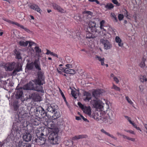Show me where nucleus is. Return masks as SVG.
<instances>
[{
    "instance_id": "f257e3e1",
    "label": "nucleus",
    "mask_w": 147,
    "mask_h": 147,
    "mask_svg": "<svg viewBox=\"0 0 147 147\" xmlns=\"http://www.w3.org/2000/svg\"><path fill=\"white\" fill-rule=\"evenodd\" d=\"M34 66L38 70L36 79L32 80L36 85H43L45 83V77L44 73L41 71V65L39 59H36L34 62Z\"/></svg>"
},
{
    "instance_id": "f03ea898",
    "label": "nucleus",
    "mask_w": 147,
    "mask_h": 147,
    "mask_svg": "<svg viewBox=\"0 0 147 147\" xmlns=\"http://www.w3.org/2000/svg\"><path fill=\"white\" fill-rule=\"evenodd\" d=\"M104 90L102 89H98L94 90L92 92V96L94 99L92 100L90 104L94 107L96 109H102L103 106L102 102L99 100L100 98L102 96Z\"/></svg>"
},
{
    "instance_id": "7ed1b4c3",
    "label": "nucleus",
    "mask_w": 147,
    "mask_h": 147,
    "mask_svg": "<svg viewBox=\"0 0 147 147\" xmlns=\"http://www.w3.org/2000/svg\"><path fill=\"white\" fill-rule=\"evenodd\" d=\"M88 25L86 28V31L91 32L92 33L97 32V29L96 28V23L95 22L89 19L85 21Z\"/></svg>"
},
{
    "instance_id": "20e7f679",
    "label": "nucleus",
    "mask_w": 147,
    "mask_h": 147,
    "mask_svg": "<svg viewBox=\"0 0 147 147\" xmlns=\"http://www.w3.org/2000/svg\"><path fill=\"white\" fill-rule=\"evenodd\" d=\"M38 85L39 86L34 88V84L31 81H30L28 83L25 85L23 88L24 90H34L38 92H42V87L41 86V85Z\"/></svg>"
},
{
    "instance_id": "39448f33",
    "label": "nucleus",
    "mask_w": 147,
    "mask_h": 147,
    "mask_svg": "<svg viewBox=\"0 0 147 147\" xmlns=\"http://www.w3.org/2000/svg\"><path fill=\"white\" fill-rule=\"evenodd\" d=\"M49 141L53 144H58V133L57 132H52L49 137Z\"/></svg>"
},
{
    "instance_id": "423d86ee",
    "label": "nucleus",
    "mask_w": 147,
    "mask_h": 147,
    "mask_svg": "<svg viewBox=\"0 0 147 147\" xmlns=\"http://www.w3.org/2000/svg\"><path fill=\"white\" fill-rule=\"evenodd\" d=\"M21 123L20 122L14 123L12 126V129L11 130V132L9 135V137L11 139H13L14 138V135L15 132H16L18 130L20 127V125H21Z\"/></svg>"
},
{
    "instance_id": "0eeeda50",
    "label": "nucleus",
    "mask_w": 147,
    "mask_h": 147,
    "mask_svg": "<svg viewBox=\"0 0 147 147\" xmlns=\"http://www.w3.org/2000/svg\"><path fill=\"white\" fill-rule=\"evenodd\" d=\"M40 135L41 136H37V138H36L34 141L38 145H45L46 144V139L45 138L42 137V136H43L44 134L41 133Z\"/></svg>"
},
{
    "instance_id": "6e6552de",
    "label": "nucleus",
    "mask_w": 147,
    "mask_h": 147,
    "mask_svg": "<svg viewBox=\"0 0 147 147\" xmlns=\"http://www.w3.org/2000/svg\"><path fill=\"white\" fill-rule=\"evenodd\" d=\"M23 90L24 89L22 87L19 88H18V87H16L15 92V96L16 99H21L22 98L23 95Z\"/></svg>"
},
{
    "instance_id": "1a4fd4ad",
    "label": "nucleus",
    "mask_w": 147,
    "mask_h": 147,
    "mask_svg": "<svg viewBox=\"0 0 147 147\" xmlns=\"http://www.w3.org/2000/svg\"><path fill=\"white\" fill-rule=\"evenodd\" d=\"M87 137V136L86 135H79L78 136H76L73 137L72 138V140H69L67 141V142H69L70 144H68L67 145H70V146H72L73 145V141L75 140L80 139H81L86 138Z\"/></svg>"
},
{
    "instance_id": "9d476101",
    "label": "nucleus",
    "mask_w": 147,
    "mask_h": 147,
    "mask_svg": "<svg viewBox=\"0 0 147 147\" xmlns=\"http://www.w3.org/2000/svg\"><path fill=\"white\" fill-rule=\"evenodd\" d=\"M100 42L101 43L103 44L104 48L105 49H110L112 47L111 44L107 40L101 39L100 40Z\"/></svg>"
},
{
    "instance_id": "9b49d317",
    "label": "nucleus",
    "mask_w": 147,
    "mask_h": 147,
    "mask_svg": "<svg viewBox=\"0 0 147 147\" xmlns=\"http://www.w3.org/2000/svg\"><path fill=\"white\" fill-rule=\"evenodd\" d=\"M22 70V66L20 63H15V69L12 72L13 75H15L17 73Z\"/></svg>"
},
{
    "instance_id": "f8f14e48",
    "label": "nucleus",
    "mask_w": 147,
    "mask_h": 147,
    "mask_svg": "<svg viewBox=\"0 0 147 147\" xmlns=\"http://www.w3.org/2000/svg\"><path fill=\"white\" fill-rule=\"evenodd\" d=\"M23 138L25 141L28 142L31 140L32 135L28 132L24 133L23 136Z\"/></svg>"
},
{
    "instance_id": "ddd939ff",
    "label": "nucleus",
    "mask_w": 147,
    "mask_h": 147,
    "mask_svg": "<svg viewBox=\"0 0 147 147\" xmlns=\"http://www.w3.org/2000/svg\"><path fill=\"white\" fill-rule=\"evenodd\" d=\"M109 117L107 115L106 116H104L102 117L101 118V120L102 122L105 123H107L108 124H111L112 123L113 121L111 120Z\"/></svg>"
},
{
    "instance_id": "4468645a",
    "label": "nucleus",
    "mask_w": 147,
    "mask_h": 147,
    "mask_svg": "<svg viewBox=\"0 0 147 147\" xmlns=\"http://www.w3.org/2000/svg\"><path fill=\"white\" fill-rule=\"evenodd\" d=\"M52 6L53 8L58 11L59 12H60L62 13H65V11L64 9L62 8L59 6L55 3H53Z\"/></svg>"
},
{
    "instance_id": "2eb2a0df",
    "label": "nucleus",
    "mask_w": 147,
    "mask_h": 147,
    "mask_svg": "<svg viewBox=\"0 0 147 147\" xmlns=\"http://www.w3.org/2000/svg\"><path fill=\"white\" fill-rule=\"evenodd\" d=\"M84 96H85L84 100L86 101H89L91 99V96L90 93L88 92H85L83 94Z\"/></svg>"
},
{
    "instance_id": "dca6fc26",
    "label": "nucleus",
    "mask_w": 147,
    "mask_h": 147,
    "mask_svg": "<svg viewBox=\"0 0 147 147\" xmlns=\"http://www.w3.org/2000/svg\"><path fill=\"white\" fill-rule=\"evenodd\" d=\"M30 7L31 9L35 10L40 13L42 11V10L40 9L38 6L35 4H34L30 6Z\"/></svg>"
},
{
    "instance_id": "f3484780",
    "label": "nucleus",
    "mask_w": 147,
    "mask_h": 147,
    "mask_svg": "<svg viewBox=\"0 0 147 147\" xmlns=\"http://www.w3.org/2000/svg\"><path fill=\"white\" fill-rule=\"evenodd\" d=\"M82 110L84 113L88 114L89 115H91V111L90 107H86L85 106Z\"/></svg>"
},
{
    "instance_id": "a211bd4d",
    "label": "nucleus",
    "mask_w": 147,
    "mask_h": 147,
    "mask_svg": "<svg viewBox=\"0 0 147 147\" xmlns=\"http://www.w3.org/2000/svg\"><path fill=\"white\" fill-rule=\"evenodd\" d=\"M34 67V62L30 63H27L26 68V72H27L28 70H31L33 69Z\"/></svg>"
},
{
    "instance_id": "6ab92c4d",
    "label": "nucleus",
    "mask_w": 147,
    "mask_h": 147,
    "mask_svg": "<svg viewBox=\"0 0 147 147\" xmlns=\"http://www.w3.org/2000/svg\"><path fill=\"white\" fill-rule=\"evenodd\" d=\"M105 135L110 137L114 140H117V137L114 136L113 135L110 134L109 133L106 132L104 129H102L100 130Z\"/></svg>"
},
{
    "instance_id": "aec40b11",
    "label": "nucleus",
    "mask_w": 147,
    "mask_h": 147,
    "mask_svg": "<svg viewBox=\"0 0 147 147\" xmlns=\"http://www.w3.org/2000/svg\"><path fill=\"white\" fill-rule=\"evenodd\" d=\"M39 114H40L41 117L43 118L45 116L48 117L47 111H45L44 109L42 107Z\"/></svg>"
},
{
    "instance_id": "412c9836",
    "label": "nucleus",
    "mask_w": 147,
    "mask_h": 147,
    "mask_svg": "<svg viewBox=\"0 0 147 147\" xmlns=\"http://www.w3.org/2000/svg\"><path fill=\"white\" fill-rule=\"evenodd\" d=\"M18 145L19 147H31L30 144L24 143L21 141H19Z\"/></svg>"
},
{
    "instance_id": "4be33fe9",
    "label": "nucleus",
    "mask_w": 147,
    "mask_h": 147,
    "mask_svg": "<svg viewBox=\"0 0 147 147\" xmlns=\"http://www.w3.org/2000/svg\"><path fill=\"white\" fill-rule=\"evenodd\" d=\"M107 115L113 121L115 117V115L114 112L112 110H109V113Z\"/></svg>"
},
{
    "instance_id": "5701e85b",
    "label": "nucleus",
    "mask_w": 147,
    "mask_h": 147,
    "mask_svg": "<svg viewBox=\"0 0 147 147\" xmlns=\"http://www.w3.org/2000/svg\"><path fill=\"white\" fill-rule=\"evenodd\" d=\"M88 33H87L86 34V37L87 38H95L97 36V35H96L95 34H93V33H93L92 34L90 33V32H88Z\"/></svg>"
},
{
    "instance_id": "b1692460",
    "label": "nucleus",
    "mask_w": 147,
    "mask_h": 147,
    "mask_svg": "<svg viewBox=\"0 0 147 147\" xmlns=\"http://www.w3.org/2000/svg\"><path fill=\"white\" fill-rule=\"evenodd\" d=\"M34 49L36 53V55L38 57L40 56V54L41 53V50L38 47H34Z\"/></svg>"
},
{
    "instance_id": "393cba45",
    "label": "nucleus",
    "mask_w": 147,
    "mask_h": 147,
    "mask_svg": "<svg viewBox=\"0 0 147 147\" xmlns=\"http://www.w3.org/2000/svg\"><path fill=\"white\" fill-rule=\"evenodd\" d=\"M54 115L53 116V117L54 119H56L58 118L60 116V114L59 112H58L57 110L55 109V111H53Z\"/></svg>"
},
{
    "instance_id": "a878e982",
    "label": "nucleus",
    "mask_w": 147,
    "mask_h": 147,
    "mask_svg": "<svg viewBox=\"0 0 147 147\" xmlns=\"http://www.w3.org/2000/svg\"><path fill=\"white\" fill-rule=\"evenodd\" d=\"M115 40L116 42L118 43V45L119 46H123V44L121 42V40L119 36H116L115 38Z\"/></svg>"
},
{
    "instance_id": "bb28decb",
    "label": "nucleus",
    "mask_w": 147,
    "mask_h": 147,
    "mask_svg": "<svg viewBox=\"0 0 147 147\" xmlns=\"http://www.w3.org/2000/svg\"><path fill=\"white\" fill-rule=\"evenodd\" d=\"M96 58L100 62L101 65H105L104 63V61H105V58L104 57L101 58V57L96 56Z\"/></svg>"
},
{
    "instance_id": "cd10ccee",
    "label": "nucleus",
    "mask_w": 147,
    "mask_h": 147,
    "mask_svg": "<svg viewBox=\"0 0 147 147\" xmlns=\"http://www.w3.org/2000/svg\"><path fill=\"white\" fill-rule=\"evenodd\" d=\"M18 44L21 46L25 47L27 46L28 44V41H26L25 42L22 40L19 42Z\"/></svg>"
},
{
    "instance_id": "c85d7f7f",
    "label": "nucleus",
    "mask_w": 147,
    "mask_h": 147,
    "mask_svg": "<svg viewBox=\"0 0 147 147\" xmlns=\"http://www.w3.org/2000/svg\"><path fill=\"white\" fill-rule=\"evenodd\" d=\"M66 74H74L75 73V71L74 69H70L69 68H66V70L65 71Z\"/></svg>"
},
{
    "instance_id": "c756f323",
    "label": "nucleus",
    "mask_w": 147,
    "mask_h": 147,
    "mask_svg": "<svg viewBox=\"0 0 147 147\" xmlns=\"http://www.w3.org/2000/svg\"><path fill=\"white\" fill-rule=\"evenodd\" d=\"M15 67V63H13L12 64H10L7 68V69L9 71L13 70Z\"/></svg>"
},
{
    "instance_id": "7c9ffc66",
    "label": "nucleus",
    "mask_w": 147,
    "mask_h": 147,
    "mask_svg": "<svg viewBox=\"0 0 147 147\" xmlns=\"http://www.w3.org/2000/svg\"><path fill=\"white\" fill-rule=\"evenodd\" d=\"M55 109L52 107L51 105H50L47 108V109L46 111L47 110L48 111L51 112L53 113V112L55 111Z\"/></svg>"
},
{
    "instance_id": "2f4dec72",
    "label": "nucleus",
    "mask_w": 147,
    "mask_h": 147,
    "mask_svg": "<svg viewBox=\"0 0 147 147\" xmlns=\"http://www.w3.org/2000/svg\"><path fill=\"white\" fill-rule=\"evenodd\" d=\"M37 94L33 93L30 94L29 95V98L30 99H36L37 97Z\"/></svg>"
},
{
    "instance_id": "473e14b6",
    "label": "nucleus",
    "mask_w": 147,
    "mask_h": 147,
    "mask_svg": "<svg viewBox=\"0 0 147 147\" xmlns=\"http://www.w3.org/2000/svg\"><path fill=\"white\" fill-rule=\"evenodd\" d=\"M146 59L143 57L142 59V61L139 64V66L142 67L144 68L145 67V62L146 61Z\"/></svg>"
},
{
    "instance_id": "72a5a7b5",
    "label": "nucleus",
    "mask_w": 147,
    "mask_h": 147,
    "mask_svg": "<svg viewBox=\"0 0 147 147\" xmlns=\"http://www.w3.org/2000/svg\"><path fill=\"white\" fill-rule=\"evenodd\" d=\"M122 136L123 138L124 139H127L128 140H130L133 142H134L135 141V138H130L124 135L123 134V135H122Z\"/></svg>"
},
{
    "instance_id": "f704fd0d",
    "label": "nucleus",
    "mask_w": 147,
    "mask_h": 147,
    "mask_svg": "<svg viewBox=\"0 0 147 147\" xmlns=\"http://www.w3.org/2000/svg\"><path fill=\"white\" fill-rule=\"evenodd\" d=\"M105 7L108 9H110L114 7L113 5L111 3H108L105 5Z\"/></svg>"
},
{
    "instance_id": "c9c22d12",
    "label": "nucleus",
    "mask_w": 147,
    "mask_h": 147,
    "mask_svg": "<svg viewBox=\"0 0 147 147\" xmlns=\"http://www.w3.org/2000/svg\"><path fill=\"white\" fill-rule=\"evenodd\" d=\"M19 116H21L22 117H24V116H26L27 114L24 113V111H21L20 112V110H19Z\"/></svg>"
},
{
    "instance_id": "e433bc0d",
    "label": "nucleus",
    "mask_w": 147,
    "mask_h": 147,
    "mask_svg": "<svg viewBox=\"0 0 147 147\" xmlns=\"http://www.w3.org/2000/svg\"><path fill=\"white\" fill-rule=\"evenodd\" d=\"M84 15L85 16L87 17L88 15H90L92 16L93 13L89 11H86L84 12Z\"/></svg>"
},
{
    "instance_id": "4c0bfd02",
    "label": "nucleus",
    "mask_w": 147,
    "mask_h": 147,
    "mask_svg": "<svg viewBox=\"0 0 147 147\" xmlns=\"http://www.w3.org/2000/svg\"><path fill=\"white\" fill-rule=\"evenodd\" d=\"M41 107H40L38 108H36L35 109H34L36 113L37 114H38L40 113V110L41 109Z\"/></svg>"
},
{
    "instance_id": "58836bf2",
    "label": "nucleus",
    "mask_w": 147,
    "mask_h": 147,
    "mask_svg": "<svg viewBox=\"0 0 147 147\" xmlns=\"http://www.w3.org/2000/svg\"><path fill=\"white\" fill-rule=\"evenodd\" d=\"M74 19L80 21L81 20V18L79 14L76 15L74 16Z\"/></svg>"
},
{
    "instance_id": "ea45409f",
    "label": "nucleus",
    "mask_w": 147,
    "mask_h": 147,
    "mask_svg": "<svg viewBox=\"0 0 147 147\" xmlns=\"http://www.w3.org/2000/svg\"><path fill=\"white\" fill-rule=\"evenodd\" d=\"M71 94L72 96L74 97L75 98H77V93L75 91L72 90Z\"/></svg>"
},
{
    "instance_id": "a19ab883",
    "label": "nucleus",
    "mask_w": 147,
    "mask_h": 147,
    "mask_svg": "<svg viewBox=\"0 0 147 147\" xmlns=\"http://www.w3.org/2000/svg\"><path fill=\"white\" fill-rule=\"evenodd\" d=\"M111 16L114 19L116 22H117L118 21V20L116 16L114 13H111Z\"/></svg>"
},
{
    "instance_id": "79ce46f5",
    "label": "nucleus",
    "mask_w": 147,
    "mask_h": 147,
    "mask_svg": "<svg viewBox=\"0 0 147 147\" xmlns=\"http://www.w3.org/2000/svg\"><path fill=\"white\" fill-rule=\"evenodd\" d=\"M105 21L104 20H102V21H101L100 22V28H102L103 27H106L105 26H104V24L105 23Z\"/></svg>"
},
{
    "instance_id": "37998d69",
    "label": "nucleus",
    "mask_w": 147,
    "mask_h": 147,
    "mask_svg": "<svg viewBox=\"0 0 147 147\" xmlns=\"http://www.w3.org/2000/svg\"><path fill=\"white\" fill-rule=\"evenodd\" d=\"M124 18V16L121 14H119L118 15V18L119 21H121Z\"/></svg>"
},
{
    "instance_id": "c03bdc74",
    "label": "nucleus",
    "mask_w": 147,
    "mask_h": 147,
    "mask_svg": "<svg viewBox=\"0 0 147 147\" xmlns=\"http://www.w3.org/2000/svg\"><path fill=\"white\" fill-rule=\"evenodd\" d=\"M125 98L128 102L130 104L132 105L133 104V102L131 101V99L129 98V97L128 96H126L125 97Z\"/></svg>"
},
{
    "instance_id": "a18cd8bd",
    "label": "nucleus",
    "mask_w": 147,
    "mask_h": 147,
    "mask_svg": "<svg viewBox=\"0 0 147 147\" xmlns=\"http://www.w3.org/2000/svg\"><path fill=\"white\" fill-rule=\"evenodd\" d=\"M140 80L141 82H144L147 81V78L144 76H141L140 78Z\"/></svg>"
},
{
    "instance_id": "49530a36",
    "label": "nucleus",
    "mask_w": 147,
    "mask_h": 147,
    "mask_svg": "<svg viewBox=\"0 0 147 147\" xmlns=\"http://www.w3.org/2000/svg\"><path fill=\"white\" fill-rule=\"evenodd\" d=\"M131 124L133 125V126L136 128L137 129L141 131H142L140 129V128L139 127H137L136 124H135L134 123L132 122V123H131Z\"/></svg>"
},
{
    "instance_id": "de8ad7c7",
    "label": "nucleus",
    "mask_w": 147,
    "mask_h": 147,
    "mask_svg": "<svg viewBox=\"0 0 147 147\" xmlns=\"http://www.w3.org/2000/svg\"><path fill=\"white\" fill-rule=\"evenodd\" d=\"M112 2L114 4H116L118 6H119L120 5V4L118 3L117 0H112Z\"/></svg>"
},
{
    "instance_id": "09e8293b",
    "label": "nucleus",
    "mask_w": 147,
    "mask_h": 147,
    "mask_svg": "<svg viewBox=\"0 0 147 147\" xmlns=\"http://www.w3.org/2000/svg\"><path fill=\"white\" fill-rule=\"evenodd\" d=\"M28 44L29 43V47L31 48L32 46L34 45H36V44L33 42L28 41Z\"/></svg>"
},
{
    "instance_id": "8fccbe9b",
    "label": "nucleus",
    "mask_w": 147,
    "mask_h": 147,
    "mask_svg": "<svg viewBox=\"0 0 147 147\" xmlns=\"http://www.w3.org/2000/svg\"><path fill=\"white\" fill-rule=\"evenodd\" d=\"M113 88L117 91H119L120 90V88L115 85H113Z\"/></svg>"
},
{
    "instance_id": "3c124183",
    "label": "nucleus",
    "mask_w": 147,
    "mask_h": 147,
    "mask_svg": "<svg viewBox=\"0 0 147 147\" xmlns=\"http://www.w3.org/2000/svg\"><path fill=\"white\" fill-rule=\"evenodd\" d=\"M13 106L14 107V110L16 111H17L19 107L18 105L16 104H13Z\"/></svg>"
},
{
    "instance_id": "603ef678",
    "label": "nucleus",
    "mask_w": 147,
    "mask_h": 147,
    "mask_svg": "<svg viewBox=\"0 0 147 147\" xmlns=\"http://www.w3.org/2000/svg\"><path fill=\"white\" fill-rule=\"evenodd\" d=\"M78 105L79 106L80 108L82 110L83 109L85 106L82 105L80 102H78Z\"/></svg>"
},
{
    "instance_id": "864d4df0",
    "label": "nucleus",
    "mask_w": 147,
    "mask_h": 147,
    "mask_svg": "<svg viewBox=\"0 0 147 147\" xmlns=\"http://www.w3.org/2000/svg\"><path fill=\"white\" fill-rule=\"evenodd\" d=\"M124 14L125 16L127 17L128 16V12L126 9H124L123 11Z\"/></svg>"
},
{
    "instance_id": "5fc2aeb1",
    "label": "nucleus",
    "mask_w": 147,
    "mask_h": 147,
    "mask_svg": "<svg viewBox=\"0 0 147 147\" xmlns=\"http://www.w3.org/2000/svg\"><path fill=\"white\" fill-rule=\"evenodd\" d=\"M115 29H114L112 28L111 27H109V28H108L109 31L111 32L112 33H113L115 32Z\"/></svg>"
},
{
    "instance_id": "6e6d98bb",
    "label": "nucleus",
    "mask_w": 147,
    "mask_h": 147,
    "mask_svg": "<svg viewBox=\"0 0 147 147\" xmlns=\"http://www.w3.org/2000/svg\"><path fill=\"white\" fill-rule=\"evenodd\" d=\"M21 28L24 29L25 31L26 32H30V31L27 28H24L23 26H21Z\"/></svg>"
},
{
    "instance_id": "4d7b16f0",
    "label": "nucleus",
    "mask_w": 147,
    "mask_h": 147,
    "mask_svg": "<svg viewBox=\"0 0 147 147\" xmlns=\"http://www.w3.org/2000/svg\"><path fill=\"white\" fill-rule=\"evenodd\" d=\"M125 117L127 119L128 121L131 124L132 123V122L131 121V120L130 119V117H129L128 116H125Z\"/></svg>"
},
{
    "instance_id": "13d9d810",
    "label": "nucleus",
    "mask_w": 147,
    "mask_h": 147,
    "mask_svg": "<svg viewBox=\"0 0 147 147\" xmlns=\"http://www.w3.org/2000/svg\"><path fill=\"white\" fill-rule=\"evenodd\" d=\"M89 1L91 2H95L97 4H99V2L97 0H88Z\"/></svg>"
},
{
    "instance_id": "bf43d9fd",
    "label": "nucleus",
    "mask_w": 147,
    "mask_h": 147,
    "mask_svg": "<svg viewBox=\"0 0 147 147\" xmlns=\"http://www.w3.org/2000/svg\"><path fill=\"white\" fill-rule=\"evenodd\" d=\"M115 82L117 83L118 84L119 82V81L118 79L116 77H114L113 78Z\"/></svg>"
},
{
    "instance_id": "052dcab7",
    "label": "nucleus",
    "mask_w": 147,
    "mask_h": 147,
    "mask_svg": "<svg viewBox=\"0 0 147 147\" xmlns=\"http://www.w3.org/2000/svg\"><path fill=\"white\" fill-rule=\"evenodd\" d=\"M12 23L13 24H14L18 26V27H20L21 28V26H22V25H20V24H18L17 22H12Z\"/></svg>"
},
{
    "instance_id": "680f3d73",
    "label": "nucleus",
    "mask_w": 147,
    "mask_h": 147,
    "mask_svg": "<svg viewBox=\"0 0 147 147\" xmlns=\"http://www.w3.org/2000/svg\"><path fill=\"white\" fill-rule=\"evenodd\" d=\"M80 116L85 121H87V122H89V121H88L86 118H84L83 116L81 115Z\"/></svg>"
},
{
    "instance_id": "e2e57ef3",
    "label": "nucleus",
    "mask_w": 147,
    "mask_h": 147,
    "mask_svg": "<svg viewBox=\"0 0 147 147\" xmlns=\"http://www.w3.org/2000/svg\"><path fill=\"white\" fill-rule=\"evenodd\" d=\"M51 55L53 56H54L56 57L57 58L58 57V55L57 54H56L55 53H54L53 52H52V53H51Z\"/></svg>"
},
{
    "instance_id": "0e129e2a",
    "label": "nucleus",
    "mask_w": 147,
    "mask_h": 147,
    "mask_svg": "<svg viewBox=\"0 0 147 147\" xmlns=\"http://www.w3.org/2000/svg\"><path fill=\"white\" fill-rule=\"evenodd\" d=\"M47 53H46V54L47 55H49V54H50L51 55V54L52 52H51L48 49L47 50Z\"/></svg>"
},
{
    "instance_id": "69168bd1",
    "label": "nucleus",
    "mask_w": 147,
    "mask_h": 147,
    "mask_svg": "<svg viewBox=\"0 0 147 147\" xmlns=\"http://www.w3.org/2000/svg\"><path fill=\"white\" fill-rule=\"evenodd\" d=\"M60 92L61 94V95L63 98H65V96H64V95L63 94V92L60 90Z\"/></svg>"
},
{
    "instance_id": "338daca9",
    "label": "nucleus",
    "mask_w": 147,
    "mask_h": 147,
    "mask_svg": "<svg viewBox=\"0 0 147 147\" xmlns=\"http://www.w3.org/2000/svg\"><path fill=\"white\" fill-rule=\"evenodd\" d=\"M65 66L67 67V68H71L72 67V65H71L69 64H67V65H65Z\"/></svg>"
},
{
    "instance_id": "774afa93",
    "label": "nucleus",
    "mask_w": 147,
    "mask_h": 147,
    "mask_svg": "<svg viewBox=\"0 0 147 147\" xmlns=\"http://www.w3.org/2000/svg\"><path fill=\"white\" fill-rule=\"evenodd\" d=\"M16 57H17V58L19 59H21V57L20 55V54H17Z\"/></svg>"
}]
</instances>
